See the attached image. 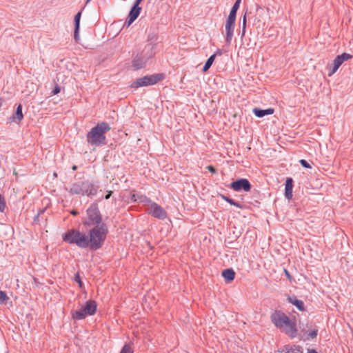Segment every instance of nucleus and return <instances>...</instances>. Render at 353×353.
Returning <instances> with one entry per match:
<instances>
[{"instance_id":"1","label":"nucleus","mask_w":353,"mask_h":353,"mask_svg":"<svg viewBox=\"0 0 353 353\" xmlns=\"http://www.w3.org/2000/svg\"><path fill=\"white\" fill-rule=\"evenodd\" d=\"M272 323L281 331L285 332L290 338L297 336L298 330L295 321H292L282 311L275 310L270 316Z\"/></svg>"},{"instance_id":"2","label":"nucleus","mask_w":353,"mask_h":353,"mask_svg":"<svg viewBox=\"0 0 353 353\" xmlns=\"http://www.w3.org/2000/svg\"><path fill=\"white\" fill-rule=\"evenodd\" d=\"M87 237L89 244V250L97 251L101 249L109 232L108 225L103 224L87 228Z\"/></svg>"},{"instance_id":"3","label":"nucleus","mask_w":353,"mask_h":353,"mask_svg":"<svg viewBox=\"0 0 353 353\" xmlns=\"http://www.w3.org/2000/svg\"><path fill=\"white\" fill-rule=\"evenodd\" d=\"M111 130L110 124L105 121L98 123L86 134V141L93 147H101L107 144L105 134Z\"/></svg>"},{"instance_id":"4","label":"nucleus","mask_w":353,"mask_h":353,"mask_svg":"<svg viewBox=\"0 0 353 353\" xmlns=\"http://www.w3.org/2000/svg\"><path fill=\"white\" fill-rule=\"evenodd\" d=\"M62 239L66 243L74 245L80 249L89 250L87 233L76 228L68 230L62 234Z\"/></svg>"},{"instance_id":"5","label":"nucleus","mask_w":353,"mask_h":353,"mask_svg":"<svg viewBox=\"0 0 353 353\" xmlns=\"http://www.w3.org/2000/svg\"><path fill=\"white\" fill-rule=\"evenodd\" d=\"M83 227L89 228L105 224L103 221V215L99 210L98 203H92L85 210V215L81 218Z\"/></svg>"},{"instance_id":"6","label":"nucleus","mask_w":353,"mask_h":353,"mask_svg":"<svg viewBox=\"0 0 353 353\" xmlns=\"http://www.w3.org/2000/svg\"><path fill=\"white\" fill-rule=\"evenodd\" d=\"M97 310V302L94 300L87 301L79 310L72 311L71 316L75 321H81L88 316L94 315Z\"/></svg>"},{"instance_id":"7","label":"nucleus","mask_w":353,"mask_h":353,"mask_svg":"<svg viewBox=\"0 0 353 353\" xmlns=\"http://www.w3.org/2000/svg\"><path fill=\"white\" fill-rule=\"evenodd\" d=\"M165 78V74L163 73L153 74L151 75H145L141 78H138L134 80L131 85L130 88L137 89L140 87L152 85L161 81Z\"/></svg>"},{"instance_id":"8","label":"nucleus","mask_w":353,"mask_h":353,"mask_svg":"<svg viewBox=\"0 0 353 353\" xmlns=\"http://www.w3.org/2000/svg\"><path fill=\"white\" fill-rule=\"evenodd\" d=\"M156 44L153 42H150L146 44V50H150V53H146L145 54H143V53L137 54L132 60V67L136 70H140L143 68L148 59L152 58L154 54V49Z\"/></svg>"},{"instance_id":"9","label":"nucleus","mask_w":353,"mask_h":353,"mask_svg":"<svg viewBox=\"0 0 353 353\" xmlns=\"http://www.w3.org/2000/svg\"><path fill=\"white\" fill-rule=\"evenodd\" d=\"M353 56L349 53L343 52L337 55L331 65L327 66L328 77H332L336 72L340 66L346 61L352 59Z\"/></svg>"},{"instance_id":"10","label":"nucleus","mask_w":353,"mask_h":353,"mask_svg":"<svg viewBox=\"0 0 353 353\" xmlns=\"http://www.w3.org/2000/svg\"><path fill=\"white\" fill-rule=\"evenodd\" d=\"M83 196L92 198L97 194L99 188V183L94 180H85L81 181Z\"/></svg>"},{"instance_id":"11","label":"nucleus","mask_w":353,"mask_h":353,"mask_svg":"<svg viewBox=\"0 0 353 353\" xmlns=\"http://www.w3.org/2000/svg\"><path fill=\"white\" fill-rule=\"evenodd\" d=\"M228 187L236 192H241L242 190L249 192L252 188V185L248 179L240 178L232 181Z\"/></svg>"},{"instance_id":"12","label":"nucleus","mask_w":353,"mask_h":353,"mask_svg":"<svg viewBox=\"0 0 353 353\" xmlns=\"http://www.w3.org/2000/svg\"><path fill=\"white\" fill-rule=\"evenodd\" d=\"M236 18L228 17L225 24V28L226 32L225 42L230 46L232 42V39L234 35V30L235 27Z\"/></svg>"},{"instance_id":"13","label":"nucleus","mask_w":353,"mask_h":353,"mask_svg":"<svg viewBox=\"0 0 353 353\" xmlns=\"http://www.w3.org/2000/svg\"><path fill=\"white\" fill-rule=\"evenodd\" d=\"M148 213L153 217L164 220L167 217V212L163 208L155 202L152 203Z\"/></svg>"},{"instance_id":"14","label":"nucleus","mask_w":353,"mask_h":353,"mask_svg":"<svg viewBox=\"0 0 353 353\" xmlns=\"http://www.w3.org/2000/svg\"><path fill=\"white\" fill-rule=\"evenodd\" d=\"M141 11V8L139 5L134 3L129 12L125 25L128 27L130 26L138 18Z\"/></svg>"},{"instance_id":"15","label":"nucleus","mask_w":353,"mask_h":353,"mask_svg":"<svg viewBox=\"0 0 353 353\" xmlns=\"http://www.w3.org/2000/svg\"><path fill=\"white\" fill-rule=\"evenodd\" d=\"M307 327L309 329L307 330H305L303 329L301 332H303L302 338L304 340H310L315 339L318 334V327L316 325H310L307 324Z\"/></svg>"},{"instance_id":"16","label":"nucleus","mask_w":353,"mask_h":353,"mask_svg":"<svg viewBox=\"0 0 353 353\" xmlns=\"http://www.w3.org/2000/svg\"><path fill=\"white\" fill-rule=\"evenodd\" d=\"M82 10L79 11L74 16V39L76 42L80 40L79 32H80V21L81 17Z\"/></svg>"},{"instance_id":"17","label":"nucleus","mask_w":353,"mask_h":353,"mask_svg":"<svg viewBox=\"0 0 353 353\" xmlns=\"http://www.w3.org/2000/svg\"><path fill=\"white\" fill-rule=\"evenodd\" d=\"M294 186V180L291 177H288L285 180V199L290 200L292 198V191Z\"/></svg>"},{"instance_id":"18","label":"nucleus","mask_w":353,"mask_h":353,"mask_svg":"<svg viewBox=\"0 0 353 353\" xmlns=\"http://www.w3.org/2000/svg\"><path fill=\"white\" fill-rule=\"evenodd\" d=\"M23 106L21 103L17 104L14 113L9 118L11 122L19 123L23 119Z\"/></svg>"},{"instance_id":"19","label":"nucleus","mask_w":353,"mask_h":353,"mask_svg":"<svg viewBox=\"0 0 353 353\" xmlns=\"http://www.w3.org/2000/svg\"><path fill=\"white\" fill-rule=\"evenodd\" d=\"M287 300L289 303L294 305L299 311H305V307L303 301L299 300L295 295L288 296Z\"/></svg>"},{"instance_id":"20","label":"nucleus","mask_w":353,"mask_h":353,"mask_svg":"<svg viewBox=\"0 0 353 353\" xmlns=\"http://www.w3.org/2000/svg\"><path fill=\"white\" fill-rule=\"evenodd\" d=\"M274 112V108H269L267 109H261L259 108H254L252 110L253 114L258 118H262L266 115L272 114Z\"/></svg>"},{"instance_id":"21","label":"nucleus","mask_w":353,"mask_h":353,"mask_svg":"<svg viewBox=\"0 0 353 353\" xmlns=\"http://www.w3.org/2000/svg\"><path fill=\"white\" fill-rule=\"evenodd\" d=\"M302 347L298 345H286L281 351L278 350L279 353H303Z\"/></svg>"},{"instance_id":"22","label":"nucleus","mask_w":353,"mask_h":353,"mask_svg":"<svg viewBox=\"0 0 353 353\" xmlns=\"http://www.w3.org/2000/svg\"><path fill=\"white\" fill-rule=\"evenodd\" d=\"M81 185V181L72 183L70 185V189L66 188V190L71 195L79 194L83 196V192L82 190Z\"/></svg>"},{"instance_id":"23","label":"nucleus","mask_w":353,"mask_h":353,"mask_svg":"<svg viewBox=\"0 0 353 353\" xmlns=\"http://www.w3.org/2000/svg\"><path fill=\"white\" fill-rule=\"evenodd\" d=\"M225 283H229L235 278V272L232 268H227L223 270L221 273Z\"/></svg>"},{"instance_id":"24","label":"nucleus","mask_w":353,"mask_h":353,"mask_svg":"<svg viewBox=\"0 0 353 353\" xmlns=\"http://www.w3.org/2000/svg\"><path fill=\"white\" fill-rule=\"evenodd\" d=\"M241 2V0H236L235 1L234 3L233 4V6L230 10L228 17H234V18L236 17V13H237L238 10L239 9Z\"/></svg>"},{"instance_id":"25","label":"nucleus","mask_w":353,"mask_h":353,"mask_svg":"<svg viewBox=\"0 0 353 353\" xmlns=\"http://www.w3.org/2000/svg\"><path fill=\"white\" fill-rule=\"evenodd\" d=\"M216 58V54H212L206 61L205 63V65H203L202 68V71L203 72H207L210 67L212 66L213 62L214 61V59Z\"/></svg>"},{"instance_id":"26","label":"nucleus","mask_w":353,"mask_h":353,"mask_svg":"<svg viewBox=\"0 0 353 353\" xmlns=\"http://www.w3.org/2000/svg\"><path fill=\"white\" fill-rule=\"evenodd\" d=\"M74 281L78 284V286L79 287V288L83 289L84 288V283H83V281L81 280V277L79 274V272H77L74 274Z\"/></svg>"},{"instance_id":"27","label":"nucleus","mask_w":353,"mask_h":353,"mask_svg":"<svg viewBox=\"0 0 353 353\" xmlns=\"http://www.w3.org/2000/svg\"><path fill=\"white\" fill-rule=\"evenodd\" d=\"M9 299L4 291L0 290V304H4Z\"/></svg>"},{"instance_id":"28","label":"nucleus","mask_w":353,"mask_h":353,"mask_svg":"<svg viewBox=\"0 0 353 353\" xmlns=\"http://www.w3.org/2000/svg\"><path fill=\"white\" fill-rule=\"evenodd\" d=\"M227 202L228 203H230L231 205H234L239 209H242L243 208V205L239 202H236L235 201L234 199H231V198H228V199H227Z\"/></svg>"},{"instance_id":"29","label":"nucleus","mask_w":353,"mask_h":353,"mask_svg":"<svg viewBox=\"0 0 353 353\" xmlns=\"http://www.w3.org/2000/svg\"><path fill=\"white\" fill-rule=\"evenodd\" d=\"M119 353H133V351L132 350L131 346L130 345L125 344L121 348Z\"/></svg>"},{"instance_id":"30","label":"nucleus","mask_w":353,"mask_h":353,"mask_svg":"<svg viewBox=\"0 0 353 353\" xmlns=\"http://www.w3.org/2000/svg\"><path fill=\"white\" fill-rule=\"evenodd\" d=\"M6 208V201L4 197L0 194V212H3Z\"/></svg>"},{"instance_id":"31","label":"nucleus","mask_w":353,"mask_h":353,"mask_svg":"<svg viewBox=\"0 0 353 353\" xmlns=\"http://www.w3.org/2000/svg\"><path fill=\"white\" fill-rule=\"evenodd\" d=\"M299 163L305 168H311L310 164L305 159L299 160Z\"/></svg>"},{"instance_id":"32","label":"nucleus","mask_w":353,"mask_h":353,"mask_svg":"<svg viewBox=\"0 0 353 353\" xmlns=\"http://www.w3.org/2000/svg\"><path fill=\"white\" fill-rule=\"evenodd\" d=\"M142 201H141V203H143L144 205H150L152 204V203H153V201H151V199L148 197H147L146 196H144V197H142Z\"/></svg>"},{"instance_id":"33","label":"nucleus","mask_w":353,"mask_h":353,"mask_svg":"<svg viewBox=\"0 0 353 353\" xmlns=\"http://www.w3.org/2000/svg\"><path fill=\"white\" fill-rule=\"evenodd\" d=\"M246 25H247V12H245L242 17L241 28L246 29Z\"/></svg>"},{"instance_id":"34","label":"nucleus","mask_w":353,"mask_h":353,"mask_svg":"<svg viewBox=\"0 0 353 353\" xmlns=\"http://www.w3.org/2000/svg\"><path fill=\"white\" fill-rule=\"evenodd\" d=\"M61 88L58 84H55L54 88L52 90V94L55 95L60 92Z\"/></svg>"},{"instance_id":"35","label":"nucleus","mask_w":353,"mask_h":353,"mask_svg":"<svg viewBox=\"0 0 353 353\" xmlns=\"http://www.w3.org/2000/svg\"><path fill=\"white\" fill-rule=\"evenodd\" d=\"M206 168L212 174L216 173V168L213 165H208Z\"/></svg>"},{"instance_id":"36","label":"nucleus","mask_w":353,"mask_h":353,"mask_svg":"<svg viewBox=\"0 0 353 353\" xmlns=\"http://www.w3.org/2000/svg\"><path fill=\"white\" fill-rule=\"evenodd\" d=\"M130 200L132 202H137V194L133 193L130 195Z\"/></svg>"},{"instance_id":"37","label":"nucleus","mask_w":353,"mask_h":353,"mask_svg":"<svg viewBox=\"0 0 353 353\" xmlns=\"http://www.w3.org/2000/svg\"><path fill=\"white\" fill-rule=\"evenodd\" d=\"M113 192L111 191V190H108L107 191V194L105 195V199L108 200L110 198V196H112Z\"/></svg>"},{"instance_id":"38","label":"nucleus","mask_w":353,"mask_h":353,"mask_svg":"<svg viewBox=\"0 0 353 353\" xmlns=\"http://www.w3.org/2000/svg\"><path fill=\"white\" fill-rule=\"evenodd\" d=\"M284 273H285V276L289 279V280L291 281L292 276H291L290 272L286 269H284Z\"/></svg>"},{"instance_id":"39","label":"nucleus","mask_w":353,"mask_h":353,"mask_svg":"<svg viewBox=\"0 0 353 353\" xmlns=\"http://www.w3.org/2000/svg\"><path fill=\"white\" fill-rule=\"evenodd\" d=\"M245 32H246V29L241 28V31L239 32V34L241 35V39H243L245 37Z\"/></svg>"},{"instance_id":"40","label":"nucleus","mask_w":353,"mask_h":353,"mask_svg":"<svg viewBox=\"0 0 353 353\" xmlns=\"http://www.w3.org/2000/svg\"><path fill=\"white\" fill-rule=\"evenodd\" d=\"M145 195L137 194V202L141 203L142 197H144Z\"/></svg>"},{"instance_id":"41","label":"nucleus","mask_w":353,"mask_h":353,"mask_svg":"<svg viewBox=\"0 0 353 353\" xmlns=\"http://www.w3.org/2000/svg\"><path fill=\"white\" fill-rule=\"evenodd\" d=\"M219 197H221L223 200L227 202V199H228V196H225V194H218Z\"/></svg>"},{"instance_id":"42","label":"nucleus","mask_w":353,"mask_h":353,"mask_svg":"<svg viewBox=\"0 0 353 353\" xmlns=\"http://www.w3.org/2000/svg\"><path fill=\"white\" fill-rule=\"evenodd\" d=\"M150 52H151L150 50H146V46H145L141 53H143V54H145L146 53H150Z\"/></svg>"},{"instance_id":"43","label":"nucleus","mask_w":353,"mask_h":353,"mask_svg":"<svg viewBox=\"0 0 353 353\" xmlns=\"http://www.w3.org/2000/svg\"><path fill=\"white\" fill-rule=\"evenodd\" d=\"M307 353H318V352L314 349L308 348Z\"/></svg>"},{"instance_id":"44","label":"nucleus","mask_w":353,"mask_h":353,"mask_svg":"<svg viewBox=\"0 0 353 353\" xmlns=\"http://www.w3.org/2000/svg\"><path fill=\"white\" fill-rule=\"evenodd\" d=\"M214 54H216V57L221 56L222 54V51L221 50L218 49Z\"/></svg>"},{"instance_id":"45","label":"nucleus","mask_w":353,"mask_h":353,"mask_svg":"<svg viewBox=\"0 0 353 353\" xmlns=\"http://www.w3.org/2000/svg\"><path fill=\"white\" fill-rule=\"evenodd\" d=\"M70 213H71V214H72L74 216H77L79 214L78 211H77L75 210H72Z\"/></svg>"},{"instance_id":"46","label":"nucleus","mask_w":353,"mask_h":353,"mask_svg":"<svg viewBox=\"0 0 353 353\" xmlns=\"http://www.w3.org/2000/svg\"><path fill=\"white\" fill-rule=\"evenodd\" d=\"M142 1L143 0H135L134 3L137 4V5L139 6Z\"/></svg>"},{"instance_id":"47","label":"nucleus","mask_w":353,"mask_h":353,"mask_svg":"<svg viewBox=\"0 0 353 353\" xmlns=\"http://www.w3.org/2000/svg\"><path fill=\"white\" fill-rule=\"evenodd\" d=\"M72 170H74H74H76L77 169V165H73V166L72 167Z\"/></svg>"},{"instance_id":"48","label":"nucleus","mask_w":353,"mask_h":353,"mask_svg":"<svg viewBox=\"0 0 353 353\" xmlns=\"http://www.w3.org/2000/svg\"><path fill=\"white\" fill-rule=\"evenodd\" d=\"M1 105H2V99H1V98H0V108L1 107Z\"/></svg>"},{"instance_id":"49","label":"nucleus","mask_w":353,"mask_h":353,"mask_svg":"<svg viewBox=\"0 0 353 353\" xmlns=\"http://www.w3.org/2000/svg\"><path fill=\"white\" fill-rule=\"evenodd\" d=\"M90 1H91V0H86V1H85V4H88V3H90Z\"/></svg>"},{"instance_id":"50","label":"nucleus","mask_w":353,"mask_h":353,"mask_svg":"<svg viewBox=\"0 0 353 353\" xmlns=\"http://www.w3.org/2000/svg\"><path fill=\"white\" fill-rule=\"evenodd\" d=\"M38 217H39V214H37V215L35 216V218H34V221H36V219H38Z\"/></svg>"},{"instance_id":"51","label":"nucleus","mask_w":353,"mask_h":353,"mask_svg":"<svg viewBox=\"0 0 353 353\" xmlns=\"http://www.w3.org/2000/svg\"><path fill=\"white\" fill-rule=\"evenodd\" d=\"M149 40H150V41L152 40V37H149Z\"/></svg>"}]
</instances>
